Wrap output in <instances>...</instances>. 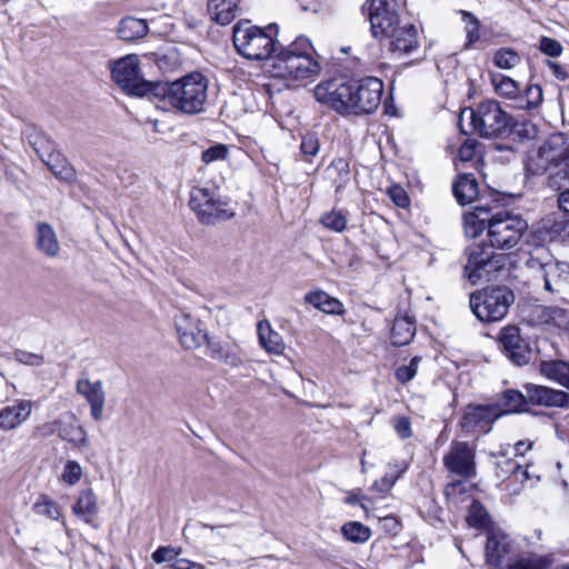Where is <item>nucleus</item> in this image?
<instances>
[{"label":"nucleus","instance_id":"obj_17","mask_svg":"<svg viewBox=\"0 0 569 569\" xmlns=\"http://www.w3.org/2000/svg\"><path fill=\"white\" fill-rule=\"evenodd\" d=\"M519 552L515 541L502 531H490L485 548L488 565L508 569L510 562Z\"/></svg>","mask_w":569,"mask_h":569},{"label":"nucleus","instance_id":"obj_5","mask_svg":"<svg viewBox=\"0 0 569 569\" xmlns=\"http://www.w3.org/2000/svg\"><path fill=\"white\" fill-rule=\"evenodd\" d=\"M313 48L306 37H298L272 56L270 72L274 78L311 79L318 76L320 66L312 57Z\"/></svg>","mask_w":569,"mask_h":569},{"label":"nucleus","instance_id":"obj_61","mask_svg":"<svg viewBox=\"0 0 569 569\" xmlns=\"http://www.w3.org/2000/svg\"><path fill=\"white\" fill-rule=\"evenodd\" d=\"M206 342L208 343L211 358L221 360L227 348H224L222 343L217 341L207 340Z\"/></svg>","mask_w":569,"mask_h":569},{"label":"nucleus","instance_id":"obj_64","mask_svg":"<svg viewBox=\"0 0 569 569\" xmlns=\"http://www.w3.org/2000/svg\"><path fill=\"white\" fill-rule=\"evenodd\" d=\"M560 239H569V217L560 216Z\"/></svg>","mask_w":569,"mask_h":569},{"label":"nucleus","instance_id":"obj_30","mask_svg":"<svg viewBox=\"0 0 569 569\" xmlns=\"http://www.w3.org/2000/svg\"><path fill=\"white\" fill-rule=\"evenodd\" d=\"M258 337L261 347L269 353L280 355L283 351L284 345L281 336L271 329L267 320L259 321Z\"/></svg>","mask_w":569,"mask_h":569},{"label":"nucleus","instance_id":"obj_51","mask_svg":"<svg viewBox=\"0 0 569 569\" xmlns=\"http://www.w3.org/2000/svg\"><path fill=\"white\" fill-rule=\"evenodd\" d=\"M539 50L549 57H559L562 52L561 43L549 37H541L539 41Z\"/></svg>","mask_w":569,"mask_h":569},{"label":"nucleus","instance_id":"obj_20","mask_svg":"<svg viewBox=\"0 0 569 569\" xmlns=\"http://www.w3.org/2000/svg\"><path fill=\"white\" fill-rule=\"evenodd\" d=\"M77 392L81 395L90 405L91 417L100 421L103 416L106 403V393L101 380L92 382L88 378H81L76 385Z\"/></svg>","mask_w":569,"mask_h":569},{"label":"nucleus","instance_id":"obj_15","mask_svg":"<svg viewBox=\"0 0 569 569\" xmlns=\"http://www.w3.org/2000/svg\"><path fill=\"white\" fill-rule=\"evenodd\" d=\"M442 461L445 468L456 476L472 479L477 475L476 446L467 441H451Z\"/></svg>","mask_w":569,"mask_h":569},{"label":"nucleus","instance_id":"obj_44","mask_svg":"<svg viewBox=\"0 0 569 569\" xmlns=\"http://www.w3.org/2000/svg\"><path fill=\"white\" fill-rule=\"evenodd\" d=\"M320 151V140L318 133L316 132H307L301 137L300 143V153L303 159L308 162H311L312 159Z\"/></svg>","mask_w":569,"mask_h":569},{"label":"nucleus","instance_id":"obj_26","mask_svg":"<svg viewBox=\"0 0 569 569\" xmlns=\"http://www.w3.org/2000/svg\"><path fill=\"white\" fill-rule=\"evenodd\" d=\"M553 566L551 556L521 551L510 562L508 569H550Z\"/></svg>","mask_w":569,"mask_h":569},{"label":"nucleus","instance_id":"obj_40","mask_svg":"<svg viewBox=\"0 0 569 569\" xmlns=\"http://www.w3.org/2000/svg\"><path fill=\"white\" fill-rule=\"evenodd\" d=\"M492 61L497 68L510 70L521 62V57L512 48H500L495 51Z\"/></svg>","mask_w":569,"mask_h":569},{"label":"nucleus","instance_id":"obj_62","mask_svg":"<svg viewBox=\"0 0 569 569\" xmlns=\"http://www.w3.org/2000/svg\"><path fill=\"white\" fill-rule=\"evenodd\" d=\"M558 208L565 214H569V188L558 194Z\"/></svg>","mask_w":569,"mask_h":569},{"label":"nucleus","instance_id":"obj_46","mask_svg":"<svg viewBox=\"0 0 569 569\" xmlns=\"http://www.w3.org/2000/svg\"><path fill=\"white\" fill-rule=\"evenodd\" d=\"M33 510L38 515L46 516L49 519L57 520L60 516V509L57 502L46 495L40 496L33 505Z\"/></svg>","mask_w":569,"mask_h":569},{"label":"nucleus","instance_id":"obj_10","mask_svg":"<svg viewBox=\"0 0 569 569\" xmlns=\"http://www.w3.org/2000/svg\"><path fill=\"white\" fill-rule=\"evenodd\" d=\"M528 229V222L520 216L507 210L490 216L488 221V240L492 248L513 249Z\"/></svg>","mask_w":569,"mask_h":569},{"label":"nucleus","instance_id":"obj_60","mask_svg":"<svg viewBox=\"0 0 569 569\" xmlns=\"http://www.w3.org/2000/svg\"><path fill=\"white\" fill-rule=\"evenodd\" d=\"M547 64L549 69L551 70L552 74L560 81H565L568 78V72L566 69L559 64L558 62L548 60Z\"/></svg>","mask_w":569,"mask_h":569},{"label":"nucleus","instance_id":"obj_55","mask_svg":"<svg viewBox=\"0 0 569 569\" xmlns=\"http://www.w3.org/2000/svg\"><path fill=\"white\" fill-rule=\"evenodd\" d=\"M393 428L401 439H407L411 436V423L407 417H397L393 422Z\"/></svg>","mask_w":569,"mask_h":569},{"label":"nucleus","instance_id":"obj_31","mask_svg":"<svg viewBox=\"0 0 569 569\" xmlns=\"http://www.w3.org/2000/svg\"><path fill=\"white\" fill-rule=\"evenodd\" d=\"M117 32L121 40L133 41L148 33V26L142 19L127 17L120 21Z\"/></svg>","mask_w":569,"mask_h":569},{"label":"nucleus","instance_id":"obj_13","mask_svg":"<svg viewBox=\"0 0 569 569\" xmlns=\"http://www.w3.org/2000/svg\"><path fill=\"white\" fill-rule=\"evenodd\" d=\"M112 80L126 92L137 97H153L156 82L143 80L139 74L137 56L129 54L112 63Z\"/></svg>","mask_w":569,"mask_h":569},{"label":"nucleus","instance_id":"obj_34","mask_svg":"<svg viewBox=\"0 0 569 569\" xmlns=\"http://www.w3.org/2000/svg\"><path fill=\"white\" fill-rule=\"evenodd\" d=\"M508 137L513 136L518 141L536 139L539 132L538 126L528 119L510 117Z\"/></svg>","mask_w":569,"mask_h":569},{"label":"nucleus","instance_id":"obj_29","mask_svg":"<svg viewBox=\"0 0 569 569\" xmlns=\"http://www.w3.org/2000/svg\"><path fill=\"white\" fill-rule=\"evenodd\" d=\"M76 516L81 518L87 523H91L98 513L97 499L91 489L81 490L77 502L72 507Z\"/></svg>","mask_w":569,"mask_h":569},{"label":"nucleus","instance_id":"obj_18","mask_svg":"<svg viewBox=\"0 0 569 569\" xmlns=\"http://www.w3.org/2000/svg\"><path fill=\"white\" fill-rule=\"evenodd\" d=\"M173 320L179 341L184 349H197L208 340L207 333L199 327L200 321L190 313L179 311Z\"/></svg>","mask_w":569,"mask_h":569},{"label":"nucleus","instance_id":"obj_9","mask_svg":"<svg viewBox=\"0 0 569 569\" xmlns=\"http://www.w3.org/2000/svg\"><path fill=\"white\" fill-rule=\"evenodd\" d=\"M490 243H472L465 250L467 262L463 267L466 278L472 283L496 278L507 262L506 254L496 253Z\"/></svg>","mask_w":569,"mask_h":569},{"label":"nucleus","instance_id":"obj_24","mask_svg":"<svg viewBox=\"0 0 569 569\" xmlns=\"http://www.w3.org/2000/svg\"><path fill=\"white\" fill-rule=\"evenodd\" d=\"M305 302L311 305L313 308L327 313V315H343V303L331 297L323 290L310 291L305 295Z\"/></svg>","mask_w":569,"mask_h":569},{"label":"nucleus","instance_id":"obj_4","mask_svg":"<svg viewBox=\"0 0 569 569\" xmlns=\"http://www.w3.org/2000/svg\"><path fill=\"white\" fill-rule=\"evenodd\" d=\"M563 133H553L543 141L526 160L529 176H542L549 172L548 183L552 189L560 190L565 181H569V146Z\"/></svg>","mask_w":569,"mask_h":569},{"label":"nucleus","instance_id":"obj_25","mask_svg":"<svg viewBox=\"0 0 569 569\" xmlns=\"http://www.w3.org/2000/svg\"><path fill=\"white\" fill-rule=\"evenodd\" d=\"M416 321L408 316H398L395 318L390 340L396 347L407 346L416 335Z\"/></svg>","mask_w":569,"mask_h":569},{"label":"nucleus","instance_id":"obj_56","mask_svg":"<svg viewBox=\"0 0 569 569\" xmlns=\"http://www.w3.org/2000/svg\"><path fill=\"white\" fill-rule=\"evenodd\" d=\"M476 141H466L458 150V158L461 161H470L475 156Z\"/></svg>","mask_w":569,"mask_h":569},{"label":"nucleus","instance_id":"obj_43","mask_svg":"<svg viewBox=\"0 0 569 569\" xmlns=\"http://www.w3.org/2000/svg\"><path fill=\"white\" fill-rule=\"evenodd\" d=\"M61 439L69 441L77 448H83L88 446V438L86 430L79 425H70L59 430Z\"/></svg>","mask_w":569,"mask_h":569},{"label":"nucleus","instance_id":"obj_2","mask_svg":"<svg viewBox=\"0 0 569 569\" xmlns=\"http://www.w3.org/2000/svg\"><path fill=\"white\" fill-rule=\"evenodd\" d=\"M368 7L370 29L375 38L389 39V49L400 54H410L420 47L418 31L412 23H401L399 14L390 0H370Z\"/></svg>","mask_w":569,"mask_h":569},{"label":"nucleus","instance_id":"obj_33","mask_svg":"<svg viewBox=\"0 0 569 569\" xmlns=\"http://www.w3.org/2000/svg\"><path fill=\"white\" fill-rule=\"evenodd\" d=\"M535 236L541 241L560 239V216L550 213L542 218L535 230Z\"/></svg>","mask_w":569,"mask_h":569},{"label":"nucleus","instance_id":"obj_48","mask_svg":"<svg viewBox=\"0 0 569 569\" xmlns=\"http://www.w3.org/2000/svg\"><path fill=\"white\" fill-rule=\"evenodd\" d=\"M228 157V148L223 143H217L201 153V160L204 163H211L219 160H224Z\"/></svg>","mask_w":569,"mask_h":569},{"label":"nucleus","instance_id":"obj_59","mask_svg":"<svg viewBox=\"0 0 569 569\" xmlns=\"http://www.w3.org/2000/svg\"><path fill=\"white\" fill-rule=\"evenodd\" d=\"M396 479L385 476L380 481H375L371 489L377 490L379 492L389 491L395 485Z\"/></svg>","mask_w":569,"mask_h":569},{"label":"nucleus","instance_id":"obj_47","mask_svg":"<svg viewBox=\"0 0 569 569\" xmlns=\"http://www.w3.org/2000/svg\"><path fill=\"white\" fill-rule=\"evenodd\" d=\"M181 552L182 549L180 547L160 546L152 552L151 558L158 565H169L176 561V559L181 555Z\"/></svg>","mask_w":569,"mask_h":569},{"label":"nucleus","instance_id":"obj_45","mask_svg":"<svg viewBox=\"0 0 569 569\" xmlns=\"http://www.w3.org/2000/svg\"><path fill=\"white\" fill-rule=\"evenodd\" d=\"M467 522L470 527L473 528H485L487 527L489 522V516L483 506L477 501L473 500L472 503L469 507V512L467 516Z\"/></svg>","mask_w":569,"mask_h":569},{"label":"nucleus","instance_id":"obj_39","mask_svg":"<svg viewBox=\"0 0 569 569\" xmlns=\"http://www.w3.org/2000/svg\"><path fill=\"white\" fill-rule=\"evenodd\" d=\"M497 467L499 470V477L513 476L517 481L529 479L527 468H522V465L517 460L503 458L498 461Z\"/></svg>","mask_w":569,"mask_h":569},{"label":"nucleus","instance_id":"obj_41","mask_svg":"<svg viewBox=\"0 0 569 569\" xmlns=\"http://www.w3.org/2000/svg\"><path fill=\"white\" fill-rule=\"evenodd\" d=\"M517 100H519V108L536 109L543 100L542 88L539 84H530L526 88L523 94H519Z\"/></svg>","mask_w":569,"mask_h":569},{"label":"nucleus","instance_id":"obj_23","mask_svg":"<svg viewBox=\"0 0 569 569\" xmlns=\"http://www.w3.org/2000/svg\"><path fill=\"white\" fill-rule=\"evenodd\" d=\"M452 193L459 204L471 203L479 194L476 177L472 173L459 174L452 183Z\"/></svg>","mask_w":569,"mask_h":569},{"label":"nucleus","instance_id":"obj_8","mask_svg":"<svg viewBox=\"0 0 569 569\" xmlns=\"http://www.w3.org/2000/svg\"><path fill=\"white\" fill-rule=\"evenodd\" d=\"M513 302L515 293L507 286L483 288L471 293L469 299L472 313L481 322L502 320Z\"/></svg>","mask_w":569,"mask_h":569},{"label":"nucleus","instance_id":"obj_50","mask_svg":"<svg viewBox=\"0 0 569 569\" xmlns=\"http://www.w3.org/2000/svg\"><path fill=\"white\" fill-rule=\"evenodd\" d=\"M463 16L470 19V26L467 27V43L465 44V48L469 49L473 43L480 40V23L479 20L470 12L463 11Z\"/></svg>","mask_w":569,"mask_h":569},{"label":"nucleus","instance_id":"obj_22","mask_svg":"<svg viewBox=\"0 0 569 569\" xmlns=\"http://www.w3.org/2000/svg\"><path fill=\"white\" fill-rule=\"evenodd\" d=\"M36 247L48 258H57L60 253V243L52 226L47 222L36 224Z\"/></svg>","mask_w":569,"mask_h":569},{"label":"nucleus","instance_id":"obj_6","mask_svg":"<svg viewBox=\"0 0 569 569\" xmlns=\"http://www.w3.org/2000/svg\"><path fill=\"white\" fill-rule=\"evenodd\" d=\"M526 267L548 293L559 296L569 287V263L557 260L545 246H537L529 252Z\"/></svg>","mask_w":569,"mask_h":569},{"label":"nucleus","instance_id":"obj_53","mask_svg":"<svg viewBox=\"0 0 569 569\" xmlns=\"http://www.w3.org/2000/svg\"><path fill=\"white\" fill-rule=\"evenodd\" d=\"M212 20H214L220 26L229 24L236 18V6H231L228 3L224 8H221L217 12L211 16Z\"/></svg>","mask_w":569,"mask_h":569},{"label":"nucleus","instance_id":"obj_63","mask_svg":"<svg viewBox=\"0 0 569 569\" xmlns=\"http://www.w3.org/2000/svg\"><path fill=\"white\" fill-rule=\"evenodd\" d=\"M221 360L230 367H238L242 363L241 358L234 352L227 349Z\"/></svg>","mask_w":569,"mask_h":569},{"label":"nucleus","instance_id":"obj_3","mask_svg":"<svg viewBox=\"0 0 569 569\" xmlns=\"http://www.w3.org/2000/svg\"><path fill=\"white\" fill-rule=\"evenodd\" d=\"M207 90L206 78L199 72H193L173 82H156L152 98L162 103L163 109L197 114L203 110Z\"/></svg>","mask_w":569,"mask_h":569},{"label":"nucleus","instance_id":"obj_49","mask_svg":"<svg viewBox=\"0 0 569 569\" xmlns=\"http://www.w3.org/2000/svg\"><path fill=\"white\" fill-rule=\"evenodd\" d=\"M82 477V468L74 460H68L62 472V480L68 485H76Z\"/></svg>","mask_w":569,"mask_h":569},{"label":"nucleus","instance_id":"obj_14","mask_svg":"<svg viewBox=\"0 0 569 569\" xmlns=\"http://www.w3.org/2000/svg\"><path fill=\"white\" fill-rule=\"evenodd\" d=\"M497 340L501 352L513 365L521 367L529 363L532 356L530 340L522 335L518 326L508 325L502 327Z\"/></svg>","mask_w":569,"mask_h":569},{"label":"nucleus","instance_id":"obj_1","mask_svg":"<svg viewBox=\"0 0 569 569\" xmlns=\"http://www.w3.org/2000/svg\"><path fill=\"white\" fill-rule=\"evenodd\" d=\"M383 83L376 77L358 81L335 78L320 82L315 88V98L340 114H369L378 109Z\"/></svg>","mask_w":569,"mask_h":569},{"label":"nucleus","instance_id":"obj_28","mask_svg":"<svg viewBox=\"0 0 569 569\" xmlns=\"http://www.w3.org/2000/svg\"><path fill=\"white\" fill-rule=\"evenodd\" d=\"M539 370L550 381L569 389V362L563 360L541 361Z\"/></svg>","mask_w":569,"mask_h":569},{"label":"nucleus","instance_id":"obj_12","mask_svg":"<svg viewBox=\"0 0 569 569\" xmlns=\"http://www.w3.org/2000/svg\"><path fill=\"white\" fill-rule=\"evenodd\" d=\"M189 204L203 224H216L234 216V210L229 207V201L217 198L216 191L210 188H193L190 192Z\"/></svg>","mask_w":569,"mask_h":569},{"label":"nucleus","instance_id":"obj_35","mask_svg":"<svg viewBox=\"0 0 569 569\" xmlns=\"http://www.w3.org/2000/svg\"><path fill=\"white\" fill-rule=\"evenodd\" d=\"M43 161L58 179L63 181H72L74 179L76 172L73 168L59 152H50Z\"/></svg>","mask_w":569,"mask_h":569},{"label":"nucleus","instance_id":"obj_36","mask_svg":"<svg viewBox=\"0 0 569 569\" xmlns=\"http://www.w3.org/2000/svg\"><path fill=\"white\" fill-rule=\"evenodd\" d=\"M497 405L500 407L502 415H506L523 410L525 406L528 405V401L526 399V395L522 392L515 389H508L502 393L500 403Z\"/></svg>","mask_w":569,"mask_h":569},{"label":"nucleus","instance_id":"obj_21","mask_svg":"<svg viewBox=\"0 0 569 569\" xmlns=\"http://www.w3.org/2000/svg\"><path fill=\"white\" fill-rule=\"evenodd\" d=\"M32 402L20 399L12 406H7L0 410V429L4 431L13 430L22 425L31 415Z\"/></svg>","mask_w":569,"mask_h":569},{"label":"nucleus","instance_id":"obj_38","mask_svg":"<svg viewBox=\"0 0 569 569\" xmlns=\"http://www.w3.org/2000/svg\"><path fill=\"white\" fill-rule=\"evenodd\" d=\"M341 532L343 537L355 543H363L371 537V530L369 527L358 521H350L342 526Z\"/></svg>","mask_w":569,"mask_h":569},{"label":"nucleus","instance_id":"obj_57","mask_svg":"<svg viewBox=\"0 0 569 569\" xmlns=\"http://www.w3.org/2000/svg\"><path fill=\"white\" fill-rule=\"evenodd\" d=\"M167 568L169 569H203V566L198 562H193L191 560L184 559V558H177L176 561L172 563L167 565Z\"/></svg>","mask_w":569,"mask_h":569},{"label":"nucleus","instance_id":"obj_42","mask_svg":"<svg viewBox=\"0 0 569 569\" xmlns=\"http://www.w3.org/2000/svg\"><path fill=\"white\" fill-rule=\"evenodd\" d=\"M320 222L325 228L340 233L347 228L348 217L342 210L332 209L321 217Z\"/></svg>","mask_w":569,"mask_h":569},{"label":"nucleus","instance_id":"obj_32","mask_svg":"<svg viewBox=\"0 0 569 569\" xmlns=\"http://www.w3.org/2000/svg\"><path fill=\"white\" fill-rule=\"evenodd\" d=\"M336 193H340L350 181V164L345 158H335L327 169Z\"/></svg>","mask_w":569,"mask_h":569},{"label":"nucleus","instance_id":"obj_54","mask_svg":"<svg viewBox=\"0 0 569 569\" xmlns=\"http://www.w3.org/2000/svg\"><path fill=\"white\" fill-rule=\"evenodd\" d=\"M388 194L396 206L406 208L409 206V197L406 190L400 186H392L388 189Z\"/></svg>","mask_w":569,"mask_h":569},{"label":"nucleus","instance_id":"obj_37","mask_svg":"<svg viewBox=\"0 0 569 569\" xmlns=\"http://www.w3.org/2000/svg\"><path fill=\"white\" fill-rule=\"evenodd\" d=\"M491 82L498 94L508 99H518L520 94L519 84L512 78L498 73L493 74Z\"/></svg>","mask_w":569,"mask_h":569},{"label":"nucleus","instance_id":"obj_27","mask_svg":"<svg viewBox=\"0 0 569 569\" xmlns=\"http://www.w3.org/2000/svg\"><path fill=\"white\" fill-rule=\"evenodd\" d=\"M489 211L485 207L477 206L472 212L463 214V231L466 237L476 238L485 229L488 230Z\"/></svg>","mask_w":569,"mask_h":569},{"label":"nucleus","instance_id":"obj_16","mask_svg":"<svg viewBox=\"0 0 569 569\" xmlns=\"http://www.w3.org/2000/svg\"><path fill=\"white\" fill-rule=\"evenodd\" d=\"M501 416L498 405H468L462 410L459 426L466 433H488Z\"/></svg>","mask_w":569,"mask_h":569},{"label":"nucleus","instance_id":"obj_58","mask_svg":"<svg viewBox=\"0 0 569 569\" xmlns=\"http://www.w3.org/2000/svg\"><path fill=\"white\" fill-rule=\"evenodd\" d=\"M396 379L401 383H407L415 378L413 369L408 366L399 367L395 372Z\"/></svg>","mask_w":569,"mask_h":569},{"label":"nucleus","instance_id":"obj_19","mask_svg":"<svg viewBox=\"0 0 569 569\" xmlns=\"http://www.w3.org/2000/svg\"><path fill=\"white\" fill-rule=\"evenodd\" d=\"M528 405L569 408V393L545 386L528 383L525 386Z\"/></svg>","mask_w":569,"mask_h":569},{"label":"nucleus","instance_id":"obj_11","mask_svg":"<svg viewBox=\"0 0 569 569\" xmlns=\"http://www.w3.org/2000/svg\"><path fill=\"white\" fill-rule=\"evenodd\" d=\"M510 117L496 100H486L470 109L471 124L482 138H507Z\"/></svg>","mask_w":569,"mask_h":569},{"label":"nucleus","instance_id":"obj_7","mask_svg":"<svg viewBox=\"0 0 569 569\" xmlns=\"http://www.w3.org/2000/svg\"><path fill=\"white\" fill-rule=\"evenodd\" d=\"M273 31H277L274 24H269L266 29L251 26L249 21H240L233 27V44L237 51L249 60H264L272 58L277 52Z\"/></svg>","mask_w":569,"mask_h":569},{"label":"nucleus","instance_id":"obj_52","mask_svg":"<svg viewBox=\"0 0 569 569\" xmlns=\"http://www.w3.org/2000/svg\"><path fill=\"white\" fill-rule=\"evenodd\" d=\"M13 359L27 366H41L44 362L43 356L23 350H16Z\"/></svg>","mask_w":569,"mask_h":569}]
</instances>
